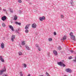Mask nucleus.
Segmentation results:
<instances>
[{"label": "nucleus", "mask_w": 76, "mask_h": 76, "mask_svg": "<svg viewBox=\"0 0 76 76\" xmlns=\"http://www.w3.org/2000/svg\"><path fill=\"white\" fill-rule=\"evenodd\" d=\"M6 69L5 68V67H4V68L0 70V75H1L4 72H6Z\"/></svg>", "instance_id": "nucleus-1"}, {"label": "nucleus", "mask_w": 76, "mask_h": 76, "mask_svg": "<svg viewBox=\"0 0 76 76\" xmlns=\"http://www.w3.org/2000/svg\"><path fill=\"white\" fill-rule=\"evenodd\" d=\"M65 71L67 73H72V70L70 68H67L65 69Z\"/></svg>", "instance_id": "nucleus-2"}, {"label": "nucleus", "mask_w": 76, "mask_h": 76, "mask_svg": "<svg viewBox=\"0 0 76 76\" xmlns=\"http://www.w3.org/2000/svg\"><path fill=\"white\" fill-rule=\"evenodd\" d=\"M58 65L61 66H63L64 67H65L66 66V65L64 63H63V62H58Z\"/></svg>", "instance_id": "nucleus-3"}, {"label": "nucleus", "mask_w": 76, "mask_h": 76, "mask_svg": "<svg viewBox=\"0 0 76 76\" xmlns=\"http://www.w3.org/2000/svg\"><path fill=\"white\" fill-rule=\"evenodd\" d=\"M15 39V35H12L11 37V40L12 42L14 41V39Z\"/></svg>", "instance_id": "nucleus-4"}, {"label": "nucleus", "mask_w": 76, "mask_h": 76, "mask_svg": "<svg viewBox=\"0 0 76 76\" xmlns=\"http://www.w3.org/2000/svg\"><path fill=\"white\" fill-rule=\"evenodd\" d=\"M32 27L33 28H35L37 27V24L35 23H34L32 25Z\"/></svg>", "instance_id": "nucleus-5"}, {"label": "nucleus", "mask_w": 76, "mask_h": 76, "mask_svg": "<svg viewBox=\"0 0 76 76\" xmlns=\"http://www.w3.org/2000/svg\"><path fill=\"white\" fill-rule=\"evenodd\" d=\"M1 47L2 49L4 48V44L3 42H2L1 45Z\"/></svg>", "instance_id": "nucleus-6"}, {"label": "nucleus", "mask_w": 76, "mask_h": 76, "mask_svg": "<svg viewBox=\"0 0 76 76\" xmlns=\"http://www.w3.org/2000/svg\"><path fill=\"white\" fill-rule=\"evenodd\" d=\"M71 39L72 40H73V41H76V39H75V36H72L71 37Z\"/></svg>", "instance_id": "nucleus-7"}, {"label": "nucleus", "mask_w": 76, "mask_h": 76, "mask_svg": "<svg viewBox=\"0 0 76 76\" xmlns=\"http://www.w3.org/2000/svg\"><path fill=\"white\" fill-rule=\"evenodd\" d=\"M45 17L43 16L42 18L40 17L39 18V20L40 21H42L43 20H45Z\"/></svg>", "instance_id": "nucleus-8"}, {"label": "nucleus", "mask_w": 76, "mask_h": 76, "mask_svg": "<svg viewBox=\"0 0 76 76\" xmlns=\"http://www.w3.org/2000/svg\"><path fill=\"white\" fill-rule=\"evenodd\" d=\"M53 53L55 56H57V52L56 50H54L53 51Z\"/></svg>", "instance_id": "nucleus-9"}, {"label": "nucleus", "mask_w": 76, "mask_h": 76, "mask_svg": "<svg viewBox=\"0 0 76 76\" xmlns=\"http://www.w3.org/2000/svg\"><path fill=\"white\" fill-rule=\"evenodd\" d=\"M0 60L2 62H4V60L3 59V58L2 57V56H0Z\"/></svg>", "instance_id": "nucleus-10"}, {"label": "nucleus", "mask_w": 76, "mask_h": 76, "mask_svg": "<svg viewBox=\"0 0 76 76\" xmlns=\"http://www.w3.org/2000/svg\"><path fill=\"white\" fill-rule=\"evenodd\" d=\"M9 28L10 29H11V30L13 31H14V29L13 28V27L11 25L9 26Z\"/></svg>", "instance_id": "nucleus-11"}, {"label": "nucleus", "mask_w": 76, "mask_h": 76, "mask_svg": "<svg viewBox=\"0 0 76 76\" xmlns=\"http://www.w3.org/2000/svg\"><path fill=\"white\" fill-rule=\"evenodd\" d=\"M30 26V24H28L27 25H26L25 28V29H28V28Z\"/></svg>", "instance_id": "nucleus-12"}, {"label": "nucleus", "mask_w": 76, "mask_h": 76, "mask_svg": "<svg viewBox=\"0 0 76 76\" xmlns=\"http://www.w3.org/2000/svg\"><path fill=\"white\" fill-rule=\"evenodd\" d=\"M7 18H6V17L5 16H4L3 17H2L1 18V19L2 20H6V19Z\"/></svg>", "instance_id": "nucleus-13"}, {"label": "nucleus", "mask_w": 76, "mask_h": 76, "mask_svg": "<svg viewBox=\"0 0 76 76\" xmlns=\"http://www.w3.org/2000/svg\"><path fill=\"white\" fill-rule=\"evenodd\" d=\"M15 24H16L17 25H21V23H18L17 22H15Z\"/></svg>", "instance_id": "nucleus-14"}, {"label": "nucleus", "mask_w": 76, "mask_h": 76, "mask_svg": "<svg viewBox=\"0 0 76 76\" xmlns=\"http://www.w3.org/2000/svg\"><path fill=\"white\" fill-rule=\"evenodd\" d=\"M70 36L72 37V36H73V32H71L70 33Z\"/></svg>", "instance_id": "nucleus-15"}, {"label": "nucleus", "mask_w": 76, "mask_h": 76, "mask_svg": "<svg viewBox=\"0 0 76 76\" xmlns=\"http://www.w3.org/2000/svg\"><path fill=\"white\" fill-rule=\"evenodd\" d=\"M17 19H18V17H17V16H16V15L15 16L14 18V20H16Z\"/></svg>", "instance_id": "nucleus-16"}, {"label": "nucleus", "mask_w": 76, "mask_h": 76, "mask_svg": "<svg viewBox=\"0 0 76 76\" xmlns=\"http://www.w3.org/2000/svg\"><path fill=\"white\" fill-rule=\"evenodd\" d=\"M2 26L3 27H5L6 26V24H5V23H2Z\"/></svg>", "instance_id": "nucleus-17"}, {"label": "nucleus", "mask_w": 76, "mask_h": 76, "mask_svg": "<svg viewBox=\"0 0 76 76\" xmlns=\"http://www.w3.org/2000/svg\"><path fill=\"white\" fill-rule=\"evenodd\" d=\"M18 54L19 56H21L22 54V53L21 52H18Z\"/></svg>", "instance_id": "nucleus-18"}, {"label": "nucleus", "mask_w": 76, "mask_h": 76, "mask_svg": "<svg viewBox=\"0 0 76 76\" xmlns=\"http://www.w3.org/2000/svg\"><path fill=\"white\" fill-rule=\"evenodd\" d=\"M20 76H23V74H22V72H20Z\"/></svg>", "instance_id": "nucleus-19"}, {"label": "nucleus", "mask_w": 76, "mask_h": 76, "mask_svg": "<svg viewBox=\"0 0 76 76\" xmlns=\"http://www.w3.org/2000/svg\"><path fill=\"white\" fill-rule=\"evenodd\" d=\"M26 47L28 50H30V48H29L28 46H26Z\"/></svg>", "instance_id": "nucleus-20"}, {"label": "nucleus", "mask_w": 76, "mask_h": 76, "mask_svg": "<svg viewBox=\"0 0 76 76\" xmlns=\"http://www.w3.org/2000/svg\"><path fill=\"white\" fill-rule=\"evenodd\" d=\"M66 38L65 36H64L63 38V40H65V39H66Z\"/></svg>", "instance_id": "nucleus-21"}, {"label": "nucleus", "mask_w": 76, "mask_h": 76, "mask_svg": "<svg viewBox=\"0 0 76 76\" xmlns=\"http://www.w3.org/2000/svg\"><path fill=\"white\" fill-rule=\"evenodd\" d=\"M48 40L49 41H52V40H53V39H52V38H49V39H48Z\"/></svg>", "instance_id": "nucleus-22"}, {"label": "nucleus", "mask_w": 76, "mask_h": 76, "mask_svg": "<svg viewBox=\"0 0 76 76\" xmlns=\"http://www.w3.org/2000/svg\"><path fill=\"white\" fill-rule=\"evenodd\" d=\"M25 44L24 41H23L22 43V44L23 45H24Z\"/></svg>", "instance_id": "nucleus-23"}, {"label": "nucleus", "mask_w": 76, "mask_h": 76, "mask_svg": "<svg viewBox=\"0 0 76 76\" xmlns=\"http://www.w3.org/2000/svg\"><path fill=\"white\" fill-rule=\"evenodd\" d=\"M25 32L26 33H28V32H29V31L27 29L26 30Z\"/></svg>", "instance_id": "nucleus-24"}, {"label": "nucleus", "mask_w": 76, "mask_h": 76, "mask_svg": "<svg viewBox=\"0 0 76 76\" xmlns=\"http://www.w3.org/2000/svg\"><path fill=\"white\" fill-rule=\"evenodd\" d=\"M35 46H36V47H39V45H38V44H36Z\"/></svg>", "instance_id": "nucleus-25"}, {"label": "nucleus", "mask_w": 76, "mask_h": 76, "mask_svg": "<svg viewBox=\"0 0 76 76\" xmlns=\"http://www.w3.org/2000/svg\"><path fill=\"white\" fill-rule=\"evenodd\" d=\"M46 75L47 76H50V75H49L48 73H47V72H46Z\"/></svg>", "instance_id": "nucleus-26"}, {"label": "nucleus", "mask_w": 76, "mask_h": 76, "mask_svg": "<svg viewBox=\"0 0 76 76\" xmlns=\"http://www.w3.org/2000/svg\"><path fill=\"white\" fill-rule=\"evenodd\" d=\"M58 50H61V47L59 46L58 47Z\"/></svg>", "instance_id": "nucleus-27"}, {"label": "nucleus", "mask_w": 76, "mask_h": 76, "mask_svg": "<svg viewBox=\"0 0 76 76\" xmlns=\"http://www.w3.org/2000/svg\"><path fill=\"white\" fill-rule=\"evenodd\" d=\"M72 58H73L72 56H70L69 58V59H72Z\"/></svg>", "instance_id": "nucleus-28"}, {"label": "nucleus", "mask_w": 76, "mask_h": 76, "mask_svg": "<svg viewBox=\"0 0 76 76\" xmlns=\"http://www.w3.org/2000/svg\"><path fill=\"white\" fill-rule=\"evenodd\" d=\"M23 65L24 66V67L25 68L26 67V65L25 64H23Z\"/></svg>", "instance_id": "nucleus-29"}, {"label": "nucleus", "mask_w": 76, "mask_h": 76, "mask_svg": "<svg viewBox=\"0 0 76 76\" xmlns=\"http://www.w3.org/2000/svg\"><path fill=\"white\" fill-rule=\"evenodd\" d=\"M18 1L19 3H22V1L21 0H18Z\"/></svg>", "instance_id": "nucleus-30"}, {"label": "nucleus", "mask_w": 76, "mask_h": 76, "mask_svg": "<svg viewBox=\"0 0 76 76\" xmlns=\"http://www.w3.org/2000/svg\"><path fill=\"white\" fill-rule=\"evenodd\" d=\"M38 50L39 51H41V48H38Z\"/></svg>", "instance_id": "nucleus-31"}, {"label": "nucleus", "mask_w": 76, "mask_h": 76, "mask_svg": "<svg viewBox=\"0 0 76 76\" xmlns=\"http://www.w3.org/2000/svg\"><path fill=\"white\" fill-rule=\"evenodd\" d=\"M54 35H56V31H55V32H54Z\"/></svg>", "instance_id": "nucleus-32"}, {"label": "nucleus", "mask_w": 76, "mask_h": 76, "mask_svg": "<svg viewBox=\"0 0 76 76\" xmlns=\"http://www.w3.org/2000/svg\"><path fill=\"white\" fill-rule=\"evenodd\" d=\"M64 17V16H63V15H61V18H63Z\"/></svg>", "instance_id": "nucleus-33"}, {"label": "nucleus", "mask_w": 76, "mask_h": 76, "mask_svg": "<svg viewBox=\"0 0 76 76\" xmlns=\"http://www.w3.org/2000/svg\"><path fill=\"white\" fill-rule=\"evenodd\" d=\"M73 61H75V62H76V59H75V60H73Z\"/></svg>", "instance_id": "nucleus-34"}, {"label": "nucleus", "mask_w": 76, "mask_h": 76, "mask_svg": "<svg viewBox=\"0 0 76 76\" xmlns=\"http://www.w3.org/2000/svg\"><path fill=\"white\" fill-rule=\"evenodd\" d=\"M10 12H11V13H13V11H12V10H10Z\"/></svg>", "instance_id": "nucleus-35"}, {"label": "nucleus", "mask_w": 76, "mask_h": 76, "mask_svg": "<svg viewBox=\"0 0 76 76\" xmlns=\"http://www.w3.org/2000/svg\"><path fill=\"white\" fill-rule=\"evenodd\" d=\"M3 10H4V11H6V10H5V9H4Z\"/></svg>", "instance_id": "nucleus-36"}, {"label": "nucleus", "mask_w": 76, "mask_h": 76, "mask_svg": "<svg viewBox=\"0 0 76 76\" xmlns=\"http://www.w3.org/2000/svg\"><path fill=\"white\" fill-rule=\"evenodd\" d=\"M4 76H9L7 75H4Z\"/></svg>", "instance_id": "nucleus-37"}, {"label": "nucleus", "mask_w": 76, "mask_h": 76, "mask_svg": "<svg viewBox=\"0 0 76 76\" xmlns=\"http://www.w3.org/2000/svg\"><path fill=\"white\" fill-rule=\"evenodd\" d=\"M71 53H73V50H71Z\"/></svg>", "instance_id": "nucleus-38"}, {"label": "nucleus", "mask_w": 76, "mask_h": 76, "mask_svg": "<svg viewBox=\"0 0 76 76\" xmlns=\"http://www.w3.org/2000/svg\"><path fill=\"white\" fill-rule=\"evenodd\" d=\"M31 76V75H28V76Z\"/></svg>", "instance_id": "nucleus-39"}, {"label": "nucleus", "mask_w": 76, "mask_h": 76, "mask_svg": "<svg viewBox=\"0 0 76 76\" xmlns=\"http://www.w3.org/2000/svg\"><path fill=\"white\" fill-rule=\"evenodd\" d=\"M1 10V8L0 7V10Z\"/></svg>", "instance_id": "nucleus-40"}, {"label": "nucleus", "mask_w": 76, "mask_h": 76, "mask_svg": "<svg viewBox=\"0 0 76 76\" xmlns=\"http://www.w3.org/2000/svg\"><path fill=\"white\" fill-rule=\"evenodd\" d=\"M18 30L19 31V28L18 29Z\"/></svg>", "instance_id": "nucleus-41"}, {"label": "nucleus", "mask_w": 76, "mask_h": 76, "mask_svg": "<svg viewBox=\"0 0 76 76\" xmlns=\"http://www.w3.org/2000/svg\"><path fill=\"white\" fill-rule=\"evenodd\" d=\"M71 4H72V3H71Z\"/></svg>", "instance_id": "nucleus-42"}, {"label": "nucleus", "mask_w": 76, "mask_h": 76, "mask_svg": "<svg viewBox=\"0 0 76 76\" xmlns=\"http://www.w3.org/2000/svg\"><path fill=\"white\" fill-rule=\"evenodd\" d=\"M64 76H67V75H64Z\"/></svg>", "instance_id": "nucleus-43"}, {"label": "nucleus", "mask_w": 76, "mask_h": 76, "mask_svg": "<svg viewBox=\"0 0 76 76\" xmlns=\"http://www.w3.org/2000/svg\"><path fill=\"white\" fill-rule=\"evenodd\" d=\"M0 65H1V64H0Z\"/></svg>", "instance_id": "nucleus-44"}]
</instances>
